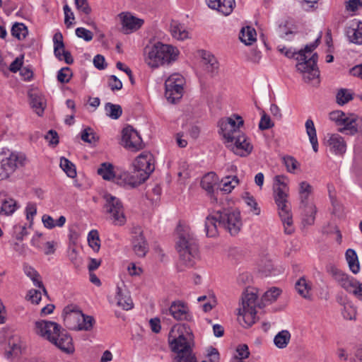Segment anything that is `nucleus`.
Returning a JSON list of instances; mask_svg holds the SVG:
<instances>
[{
  "instance_id": "16",
  "label": "nucleus",
  "mask_w": 362,
  "mask_h": 362,
  "mask_svg": "<svg viewBox=\"0 0 362 362\" xmlns=\"http://www.w3.org/2000/svg\"><path fill=\"white\" fill-rule=\"evenodd\" d=\"M327 272L344 289L349 293L350 292L354 286V284H355V279L349 276L347 274L332 264L327 267Z\"/></svg>"
},
{
  "instance_id": "25",
  "label": "nucleus",
  "mask_w": 362,
  "mask_h": 362,
  "mask_svg": "<svg viewBox=\"0 0 362 362\" xmlns=\"http://www.w3.org/2000/svg\"><path fill=\"white\" fill-rule=\"evenodd\" d=\"M202 62L206 70L211 74L216 73L218 69V62L216 57L210 52L202 51Z\"/></svg>"
},
{
  "instance_id": "32",
  "label": "nucleus",
  "mask_w": 362,
  "mask_h": 362,
  "mask_svg": "<svg viewBox=\"0 0 362 362\" xmlns=\"http://www.w3.org/2000/svg\"><path fill=\"white\" fill-rule=\"evenodd\" d=\"M170 33L172 36L178 40H184L189 37V33L186 30L184 25L176 21L171 23Z\"/></svg>"
},
{
  "instance_id": "59",
  "label": "nucleus",
  "mask_w": 362,
  "mask_h": 362,
  "mask_svg": "<svg viewBox=\"0 0 362 362\" xmlns=\"http://www.w3.org/2000/svg\"><path fill=\"white\" fill-rule=\"evenodd\" d=\"M346 117V114L340 110L333 111L329 113V119L340 124H342L343 122H344Z\"/></svg>"
},
{
  "instance_id": "27",
  "label": "nucleus",
  "mask_w": 362,
  "mask_h": 362,
  "mask_svg": "<svg viewBox=\"0 0 362 362\" xmlns=\"http://www.w3.org/2000/svg\"><path fill=\"white\" fill-rule=\"evenodd\" d=\"M30 105L37 115L41 116L45 107V99L41 94L33 93L30 94Z\"/></svg>"
},
{
  "instance_id": "23",
  "label": "nucleus",
  "mask_w": 362,
  "mask_h": 362,
  "mask_svg": "<svg viewBox=\"0 0 362 362\" xmlns=\"http://www.w3.org/2000/svg\"><path fill=\"white\" fill-rule=\"evenodd\" d=\"M256 310L239 308L238 321L245 328L251 327L256 321Z\"/></svg>"
},
{
  "instance_id": "2",
  "label": "nucleus",
  "mask_w": 362,
  "mask_h": 362,
  "mask_svg": "<svg viewBox=\"0 0 362 362\" xmlns=\"http://www.w3.org/2000/svg\"><path fill=\"white\" fill-rule=\"evenodd\" d=\"M243 226L240 213L236 210L223 209L214 211L205 221V230L208 237L218 235V228H223L231 235H237Z\"/></svg>"
},
{
  "instance_id": "52",
  "label": "nucleus",
  "mask_w": 362,
  "mask_h": 362,
  "mask_svg": "<svg viewBox=\"0 0 362 362\" xmlns=\"http://www.w3.org/2000/svg\"><path fill=\"white\" fill-rule=\"evenodd\" d=\"M81 139L84 142L93 144L98 141V138L95 136L93 130L91 128L88 127L82 132Z\"/></svg>"
},
{
  "instance_id": "44",
  "label": "nucleus",
  "mask_w": 362,
  "mask_h": 362,
  "mask_svg": "<svg viewBox=\"0 0 362 362\" xmlns=\"http://www.w3.org/2000/svg\"><path fill=\"white\" fill-rule=\"evenodd\" d=\"M105 110L107 116L117 119L122 114V109L119 105H115L111 103H107L105 105Z\"/></svg>"
},
{
  "instance_id": "29",
  "label": "nucleus",
  "mask_w": 362,
  "mask_h": 362,
  "mask_svg": "<svg viewBox=\"0 0 362 362\" xmlns=\"http://www.w3.org/2000/svg\"><path fill=\"white\" fill-rule=\"evenodd\" d=\"M306 133L309 137L313 149L315 152L318 151V141L317 138L316 129L313 121L311 119H307L305 124Z\"/></svg>"
},
{
  "instance_id": "15",
  "label": "nucleus",
  "mask_w": 362,
  "mask_h": 362,
  "mask_svg": "<svg viewBox=\"0 0 362 362\" xmlns=\"http://www.w3.org/2000/svg\"><path fill=\"white\" fill-rule=\"evenodd\" d=\"M147 179L146 174H141V172L134 168L132 173L124 172L115 177V183L134 188L144 183Z\"/></svg>"
},
{
  "instance_id": "56",
  "label": "nucleus",
  "mask_w": 362,
  "mask_h": 362,
  "mask_svg": "<svg viewBox=\"0 0 362 362\" xmlns=\"http://www.w3.org/2000/svg\"><path fill=\"white\" fill-rule=\"evenodd\" d=\"M69 259L76 268H79L81 265V259L78 257L75 248H71L69 251Z\"/></svg>"
},
{
  "instance_id": "10",
  "label": "nucleus",
  "mask_w": 362,
  "mask_h": 362,
  "mask_svg": "<svg viewBox=\"0 0 362 362\" xmlns=\"http://www.w3.org/2000/svg\"><path fill=\"white\" fill-rule=\"evenodd\" d=\"M243 124L244 121L238 115H233L231 117L220 119L218 122L219 133L223 137L226 145L243 132L240 128Z\"/></svg>"
},
{
  "instance_id": "9",
  "label": "nucleus",
  "mask_w": 362,
  "mask_h": 362,
  "mask_svg": "<svg viewBox=\"0 0 362 362\" xmlns=\"http://www.w3.org/2000/svg\"><path fill=\"white\" fill-rule=\"evenodd\" d=\"M103 199L105 200L103 209L107 215V219L115 226H124L126 223L127 218L121 200L108 193L103 195Z\"/></svg>"
},
{
  "instance_id": "53",
  "label": "nucleus",
  "mask_w": 362,
  "mask_h": 362,
  "mask_svg": "<svg viewBox=\"0 0 362 362\" xmlns=\"http://www.w3.org/2000/svg\"><path fill=\"white\" fill-rule=\"evenodd\" d=\"M342 315L345 320H353L356 319V310L351 304H345L342 310Z\"/></svg>"
},
{
  "instance_id": "24",
  "label": "nucleus",
  "mask_w": 362,
  "mask_h": 362,
  "mask_svg": "<svg viewBox=\"0 0 362 362\" xmlns=\"http://www.w3.org/2000/svg\"><path fill=\"white\" fill-rule=\"evenodd\" d=\"M295 288L298 293L305 299H310L312 283L304 276L300 277L295 284Z\"/></svg>"
},
{
  "instance_id": "46",
  "label": "nucleus",
  "mask_w": 362,
  "mask_h": 362,
  "mask_svg": "<svg viewBox=\"0 0 362 362\" xmlns=\"http://www.w3.org/2000/svg\"><path fill=\"white\" fill-rule=\"evenodd\" d=\"M11 33L18 40H23L28 35V29L23 23H16L11 28Z\"/></svg>"
},
{
  "instance_id": "26",
  "label": "nucleus",
  "mask_w": 362,
  "mask_h": 362,
  "mask_svg": "<svg viewBox=\"0 0 362 362\" xmlns=\"http://www.w3.org/2000/svg\"><path fill=\"white\" fill-rule=\"evenodd\" d=\"M116 298L117 305L124 310H129L133 308V301L127 291L118 287Z\"/></svg>"
},
{
  "instance_id": "13",
  "label": "nucleus",
  "mask_w": 362,
  "mask_h": 362,
  "mask_svg": "<svg viewBox=\"0 0 362 362\" xmlns=\"http://www.w3.org/2000/svg\"><path fill=\"white\" fill-rule=\"evenodd\" d=\"M122 145L132 151H137L144 148L142 139L132 126H127L122 130Z\"/></svg>"
},
{
  "instance_id": "11",
  "label": "nucleus",
  "mask_w": 362,
  "mask_h": 362,
  "mask_svg": "<svg viewBox=\"0 0 362 362\" xmlns=\"http://www.w3.org/2000/svg\"><path fill=\"white\" fill-rule=\"evenodd\" d=\"M64 322L69 329L90 331L95 320L92 316L84 315L81 310H73L66 314Z\"/></svg>"
},
{
  "instance_id": "64",
  "label": "nucleus",
  "mask_w": 362,
  "mask_h": 362,
  "mask_svg": "<svg viewBox=\"0 0 362 362\" xmlns=\"http://www.w3.org/2000/svg\"><path fill=\"white\" fill-rule=\"evenodd\" d=\"M207 357L210 362H218L220 360V356L217 349L212 346H210L207 349Z\"/></svg>"
},
{
  "instance_id": "43",
  "label": "nucleus",
  "mask_w": 362,
  "mask_h": 362,
  "mask_svg": "<svg viewBox=\"0 0 362 362\" xmlns=\"http://www.w3.org/2000/svg\"><path fill=\"white\" fill-rule=\"evenodd\" d=\"M281 291L276 287H272L266 291L262 297V303L264 305L270 304L276 300Z\"/></svg>"
},
{
  "instance_id": "48",
  "label": "nucleus",
  "mask_w": 362,
  "mask_h": 362,
  "mask_svg": "<svg viewBox=\"0 0 362 362\" xmlns=\"http://www.w3.org/2000/svg\"><path fill=\"white\" fill-rule=\"evenodd\" d=\"M89 246L95 252H98L100 247V240L98 230H92L88 235Z\"/></svg>"
},
{
  "instance_id": "3",
  "label": "nucleus",
  "mask_w": 362,
  "mask_h": 362,
  "mask_svg": "<svg viewBox=\"0 0 362 362\" xmlns=\"http://www.w3.org/2000/svg\"><path fill=\"white\" fill-rule=\"evenodd\" d=\"M288 178L285 175H276L274 184V199L277 205L279 214L284 227L286 234L294 232L291 206L288 197Z\"/></svg>"
},
{
  "instance_id": "1",
  "label": "nucleus",
  "mask_w": 362,
  "mask_h": 362,
  "mask_svg": "<svg viewBox=\"0 0 362 362\" xmlns=\"http://www.w3.org/2000/svg\"><path fill=\"white\" fill-rule=\"evenodd\" d=\"M322 34L316 38L315 41L310 45H305V48L298 52L292 50L291 48L286 47H278V50L288 58H293L295 56L298 62L296 64L297 70L303 74V78L305 82L310 83L317 79L320 76V71L317 66L318 56L314 53L309 57L312 52L318 46L320 42Z\"/></svg>"
},
{
  "instance_id": "30",
  "label": "nucleus",
  "mask_w": 362,
  "mask_h": 362,
  "mask_svg": "<svg viewBox=\"0 0 362 362\" xmlns=\"http://www.w3.org/2000/svg\"><path fill=\"white\" fill-rule=\"evenodd\" d=\"M345 257L350 270L354 274L358 273L360 271V264L356 251L353 249H348L346 251Z\"/></svg>"
},
{
  "instance_id": "28",
  "label": "nucleus",
  "mask_w": 362,
  "mask_h": 362,
  "mask_svg": "<svg viewBox=\"0 0 362 362\" xmlns=\"http://www.w3.org/2000/svg\"><path fill=\"white\" fill-rule=\"evenodd\" d=\"M360 119L355 115L346 116L342 124L344 125V128L339 129V132L349 131V134L353 135L358 132Z\"/></svg>"
},
{
  "instance_id": "19",
  "label": "nucleus",
  "mask_w": 362,
  "mask_h": 362,
  "mask_svg": "<svg viewBox=\"0 0 362 362\" xmlns=\"http://www.w3.org/2000/svg\"><path fill=\"white\" fill-rule=\"evenodd\" d=\"M299 210L300 211L302 223L304 226H312L315 223L317 208L312 202H308L299 204Z\"/></svg>"
},
{
  "instance_id": "22",
  "label": "nucleus",
  "mask_w": 362,
  "mask_h": 362,
  "mask_svg": "<svg viewBox=\"0 0 362 362\" xmlns=\"http://www.w3.org/2000/svg\"><path fill=\"white\" fill-rule=\"evenodd\" d=\"M329 150L337 156H343L346 151V143L344 139L338 134H332L327 140Z\"/></svg>"
},
{
  "instance_id": "62",
  "label": "nucleus",
  "mask_w": 362,
  "mask_h": 362,
  "mask_svg": "<svg viewBox=\"0 0 362 362\" xmlns=\"http://www.w3.org/2000/svg\"><path fill=\"white\" fill-rule=\"evenodd\" d=\"M273 126V124H272L271 119L269 116L264 113L262 115L260 122L259 123V128L261 130H265L271 128Z\"/></svg>"
},
{
  "instance_id": "40",
  "label": "nucleus",
  "mask_w": 362,
  "mask_h": 362,
  "mask_svg": "<svg viewBox=\"0 0 362 362\" xmlns=\"http://www.w3.org/2000/svg\"><path fill=\"white\" fill-rule=\"evenodd\" d=\"M242 197L245 204L250 208V212L254 215L259 216L261 209L255 197L247 192H244Z\"/></svg>"
},
{
  "instance_id": "57",
  "label": "nucleus",
  "mask_w": 362,
  "mask_h": 362,
  "mask_svg": "<svg viewBox=\"0 0 362 362\" xmlns=\"http://www.w3.org/2000/svg\"><path fill=\"white\" fill-rule=\"evenodd\" d=\"M172 362H198L194 354H189L185 356H175Z\"/></svg>"
},
{
  "instance_id": "14",
  "label": "nucleus",
  "mask_w": 362,
  "mask_h": 362,
  "mask_svg": "<svg viewBox=\"0 0 362 362\" xmlns=\"http://www.w3.org/2000/svg\"><path fill=\"white\" fill-rule=\"evenodd\" d=\"M231 142L226 145V147L232 151L235 154L245 157L251 153L253 146L250 142L247 136L242 132L238 136L235 137Z\"/></svg>"
},
{
  "instance_id": "18",
  "label": "nucleus",
  "mask_w": 362,
  "mask_h": 362,
  "mask_svg": "<svg viewBox=\"0 0 362 362\" xmlns=\"http://www.w3.org/2000/svg\"><path fill=\"white\" fill-rule=\"evenodd\" d=\"M132 247L134 253L139 257H144L148 252V244L143 235L142 229L134 227L132 229Z\"/></svg>"
},
{
  "instance_id": "38",
  "label": "nucleus",
  "mask_w": 362,
  "mask_h": 362,
  "mask_svg": "<svg viewBox=\"0 0 362 362\" xmlns=\"http://www.w3.org/2000/svg\"><path fill=\"white\" fill-rule=\"evenodd\" d=\"M256 35L255 30L250 26H247L241 29L240 39L245 45H249L256 40Z\"/></svg>"
},
{
  "instance_id": "42",
  "label": "nucleus",
  "mask_w": 362,
  "mask_h": 362,
  "mask_svg": "<svg viewBox=\"0 0 362 362\" xmlns=\"http://www.w3.org/2000/svg\"><path fill=\"white\" fill-rule=\"evenodd\" d=\"M18 208L17 202L12 198H6L3 200L1 204V212L5 215H12Z\"/></svg>"
},
{
  "instance_id": "63",
  "label": "nucleus",
  "mask_w": 362,
  "mask_h": 362,
  "mask_svg": "<svg viewBox=\"0 0 362 362\" xmlns=\"http://www.w3.org/2000/svg\"><path fill=\"white\" fill-rule=\"evenodd\" d=\"M28 297L33 303L38 304L41 300L42 294L40 291L31 289L28 293Z\"/></svg>"
},
{
  "instance_id": "55",
  "label": "nucleus",
  "mask_w": 362,
  "mask_h": 362,
  "mask_svg": "<svg viewBox=\"0 0 362 362\" xmlns=\"http://www.w3.org/2000/svg\"><path fill=\"white\" fill-rule=\"evenodd\" d=\"M76 35L80 38H83L84 40L88 42L93 39V33L84 28H78L76 29Z\"/></svg>"
},
{
  "instance_id": "49",
  "label": "nucleus",
  "mask_w": 362,
  "mask_h": 362,
  "mask_svg": "<svg viewBox=\"0 0 362 362\" xmlns=\"http://www.w3.org/2000/svg\"><path fill=\"white\" fill-rule=\"evenodd\" d=\"M222 182L223 187L221 188V190L227 193H229L236 185H238L239 180L236 176H233V177H226L222 180Z\"/></svg>"
},
{
  "instance_id": "6",
  "label": "nucleus",
  "mask_w": 362,
  "mask_h": 362,
  "mask_svg": "<svg viewBox=\"0 0 362 362\" xmlns=\"http://www.w3.org/2000/svg\"><path fill=\"white\" fill-rule=\"evenodd\" d=\"M177 233L176 247L180 255V262L186 267H193L196 260L199 259L197 241L189 228L179 227Z\"/></svg>"
},
{
  "instance_id": "45",
  "label": "nucleus",
  "mask_w": 362,
  "mask_h": 362,
  "mask_svg": "<svg viewBox=\"0 0 362 362\" xmlns=\"http://www.w3.org/2000/svg\"><path fill=\"white\" fill-rule=\"evenodd\" d=\"M60 167L69 177L74 178L76 176V170L74 164L67 158L64 157L61 158Z\"/></svg>"
},
{
  "instance_id": "5",
  "label": "nucleus",
  "mask_w": 362,
  "mask_h": 362,
  "mask_svg": "<svg viewBox=\"0 0 362 362\" xmlns=\"http://www.w3.org/2000/svg\"><path fill=\"white\" fill-rule=\"evenodd\" d=\"M57 323L41 320L35 322V332L56 345L61 350L70 353L74 351L71 337L64 330H60Z\"/></svg>"
},
{
  "instance_id": "4",
  "label": "nucleus",
  "mask_w": 362,
  "mask_h": 362,
  "mask_svg": "<svg viewBox=\"0 0 362 362\" xmlns=\"http://www.w3.org/2000/svg\"><path fill=\"white\" fill-rule=\"evenodd\" d=\"M179 50L173 45L157 42L144 49V60L151 69L169 65L175 62Z\"/></svg>"
},
{
  "instance_id": "31",
  "label": "nucleus",
  "mask_w": 362,
  "mask_h": 362,
  "mask_svg": "<svg viewBox=\"0 0 362 362\" xmlns=\"http://www.w3.org/2000/svg\"><path fill=\"white\" fill-rule=\"evenodd\" d=\"M23 270L25 274L30 278V279L33 281L34 285L35 286H37L38 288H41L44 293L45 295L47 296V291L44 286L42 281L39 280L38 278L40 277L39 274L33 268L30 266L25 264L23 266Z\"/></svg>"
},
{
  "instance_id": "34",
  "label": "nucleus",
  "mask_w": 362,
  "mask_h": 362,
  "mask_svg": "<svg viewBox=\"0 0 362 362\" xmlns=\"http://www.w3.org/2000/svg\"><path fill=\"white\" fill-rule=\"evenodd\" d=\"M218 182V178L215 173L210 172L206 174L201 180L202 187L209 193L214 192V187Z\"/></svg>"
},
{
  "instance_id": "36",
  "label": "nucleus",
  "mask_w": 362,
  "mask_h": 362,
  "mask_svg": "<svg viewBox=\"0 0 362 362\" xmlns=\"http://www.w3.org/2000/svg\"><path fill=\"white\" fill-rule=\"evenodd\" d=\"M98 174L100 175L105 180H113L115 182V177L118 175H115L113 171V165L109 163H103L98 169Z\"/></svg>"
},
{
  "instance_id": "50",
  "label": "nucleus",
  "mask_w": 362,
  "mask_h": 362,
  "mask_svg": "<svg viewBox=\"0 0 362 362\" xmlns=\"http://www.w3.org/2000/svg\"><path fill=\"white\" fill-rule=\"evenodd\" d=\"M353 99L352 93L350 90L341 88L337 94V102L339 105H344Z\"/></svg>"
},
{
  "instance_id": "17",
  "label": "nucleus",
  "mask_w": 362,
  "mask_h": 362,
  "mask_svg": "<svg viewBox=\"0 0 362 362\" xmlns=\"http://www.w3.org/2000/svg\"><path fill=\"white\" fill-rule=\"evenodd\" d=\"M134 169H136L141 174H146V177L154 170V159L153 155L149 152H143L136 157L133 163Z\"/></svg>"
},
{
  "instance_id": "35",
  "label": "nucleus",
  "mask_w": 362,
  "mask_h": 362,
  "mask_svg": "<svg viewBox=\"0 0 362 362\" xmlns=\"http://www.w3.org/2000/svg\"><path fill=\"white\" fill-rule=\"evenodd\" d=\"M291 337V333L288 330H281L274 337V344L279 349H284L288 346Z\"/></svg>"
},
{
  "instance_id": "12",
  "label": "nucleus",
  "mask_w": 362,
  "mask_h": 362,
  "mask_svg": "<svg viewBox=\"0 0 362 362\" xmlns=\"http://www.w3.org/2000/svg\"><path fill=\"white\" fill-rule=\"evenodd\" d=\"M184 78L179 74L170 76L165 82V97L168 102L175 103L179 100L183 93Z\"/></svg>"
},
{
  "instance_id": "8",
  "label": "nucleus",
  "mask_w": 362,
  "mask_h": 362,
  "mask_svg": "<svg viewBox=\"0 0 362 362\" xmlns=\"http://www.w3.org/2000/svg\"><path fill=\"white\" fill-rule=\"evenodd\" d=\"M26 160L21 152L3 149L0 153V180L8 179L17 169L25 166Z\"/></svg>"
},
{
  "instance_id": "60",
  "label": "nucleus",
  "mask_w": 362,
  "mask_h": 362,
  "mask_svg": "<svg viewBox=\"0 0 362 362\" xmlns=\"http://www.w3.org/2000/svg\"><path fill=\"white\" fill-rule=\"evenodd\" d=\"M108 86L112 91L119 90L122 88V83L115 76L112 75L108 80Z\"/></svg>"
},
{
  "instance_id": "47",
  "label": "nucleus",
  "mask_w": 362,
  "mask_h": 362,
  "mask_svg": "<svg viewBox=\"0 0 362 362\" xmlns=\"http://www.w3.org/2000/svg\"><path fill=\"white\" fill-rule=\"evenodd\" d=\"M257 295L254 293H246L243 297L242 308L243 309L256 310Z\"/></svg>"
},
{
  "instance_id": "54",
  "label": "nucleus",
  "mask_w": 362,
  "mask_h": 362,
  "mask_svg": "<svg viewBox=\"0 0 362 362\" xmlns=\"http://www.w3.org/2000/svg\"><path fill=\"white\" fill-rule=\"evenodd\" d=\"M72 76V73L69 67L62 68L57 74V80L62 83H68Z\"/></svg>"
},
{
  "instance_id": "58",
  "label": "nucleus",
  "mask_w": 362,
  "mask_h": 362,
  "mask_svg": "<svg viewBox=\"0 0 362 362\" xmlns=\"http://www.w3.org/2000/svg\"><path fill=\"white\" fill-rule=\"evenodd\" d=\"M76 8L83 13L88 15L91 12V8L87 0H75Z\"/></svg>"
},
{
  "instance_id": "33",
  "label": "nucleus",
  "mask_w": 362,
  "mask_h": 362,
  "mask_svg": "<svg viewBox=\"0 0 362 362\" xmlns=\"http://www.w3.org/2000/svg\"><path fill=\"white\" fill-rule=\"evenodd\" d=\"M313 188L306 181H302L299 183L298 196L300 203H304L308 202H312L310 199V197L313 193Z\"/></svg>"
},
{
  "instance_id": "51",
  "label": "nucleus",
  "mask_w": 362,
  "mask_h": 362,
  "mask_svg": "<svg viewBox=\"0 0 362 362\" xmlns=\"http://www.w3.org/2000/svg\"><path fill=\"white\" fill-rule=\"evenodd\" d=\"M283 163L286 166L287 171L291 173H293L299 166V163L296 159L291 156H284Z\"/></svg>"
},
{
  "instance_id": "61",
  "label": "nucleus",
  "mask_w": 362,
  "mask_h": 362,
  "mask_svg": "<svg viewBox=\"0 0 362 362\" xmlns=\"http://www.w3.org/2000/svg\"><path fill=\"white\" fill-rule=\"evenodd\" d=\"M15 238L18 240H23V238L27 235V228L25 226L16 225L14 226Z\"/></svg>"
},
{
  "instance_id": "39",
  "label": "nucleus",
  "mask_w": 362,
  "mask_h": 362,
  "mask_svg": "<svg viewBox=\"0 0 362 362\" xmlns=\"http://www.w3.org/2000/svg\"><path fill=\"white\" fill-rule=\"evenodd\" d=\"M217 4L218 5L212 8V9L217 10L223 15L228 16L233 11L235 2V0H218Z\"/></svg>"
},
{
  "instance_id": "37",
  "label": "nucleus",
  "mask_w": 362,
  "mask_h": 362,
  "mask_svg": "<svg viewBox=\"0 0 362 362\" xmlns=\"http://www.w3.org/2000/svg\"><path fill=\"white\" fill-rule=\"evenodd\" d=\"M346 34L351 42L362 44V22H358L356 28H349Z\"/></svg>"
},
{
  "instance_id": "20",
  "label": "nucleus",
  "mask_w": 362,
  "mask_h": 362,
  "mask_svg": "<svg viewBox=\"0 0 362 362\" xmlns=\"http://www.w3.org/2000/svg\"><path fill=\"white\" fill-rule=\"evenodd\" d=\"M169 313L176 320L191 321L192 319L188 307L181 301L173 302L169 308Z\"/></svg>"
},
{
  "instance_id": "21",
  "label": "nucleus",
  "mask_w": 362,
  "mask_h": 362,
  "mask_svg": "<svg viewBox=\"0 0 362 362\" xmlns=\"http://www.w3.org/2000/svg\"><path fill=\"white\" fill-rule=\"evenodd\" d=\"M122 29L125 33L139 29L144 24V20L138 18L129 13H121Z\"/></svg>"
},
{
  "instance_id": "7",
  "label": "nucleus",
  "mask_w": 362,
  "mask_h": 362,
  "mask_svg": "<svg viewBox=\"0 0 362 362\" xmlns=\"http://www.w3.org/2000/svg\"><path fill=\"white\" fill-rule=\"evenodd\" d=\"M168 343L171 350L177 354L176 356L194 354L192 349V332L187 324H178L171 329Z\"/></svg>"
},
{
  "instance_id": "41",
  "label": "nucleus",
  "mask_w": 362,
  "mask_h": 362,
  "mask_svg": "<svg viewBox=\"0 0 362 362\" xmlns=\"http://www.w3.org/2000/svg\"><path fill=\"white\" fill-rule=\"evenodd\" d=\"M54 53L55 57L62 60L61 51L64 49V43L63 42V35L60 32H57L53 36Z\"/></svg>"
}]
</instances>
